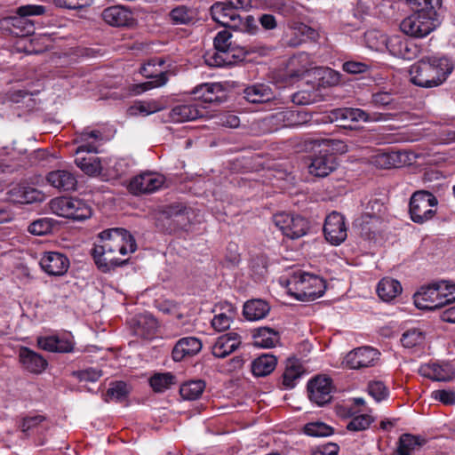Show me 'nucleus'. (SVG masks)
Segmentation results:
<instances>
[{
  "instance_id": "3",
  "label": "nucleus",
  "mask_w": 455,
  "mask_h": 455,
  "mask_svg": "<svg viewBox=\"0 0 455 455\" xmlns=\"http://www.w3.org/2000/svg\"><path fill=\"white\" fill-rule=\"evenodd\" d=\"M415 306L422 310H435L455 301V284L446 281L422 286L413 295Z\"/></svg>"
},
{
  "instance_id": "36",
  "label": "nucleus",
  "mask_w": 455,
  "mask_h": 455,
  "mask_svg": "<svg viewBox=\"0 0 455 455\" xmlns=\"http://www.w3.org/2000/svg\"><path fill=\"white\" fill-rule=\"evenodd\" d=\"M402 290V285L397 280L386 277L379 281L377 293L382 300L390 301L396 298Z\"/></svg>"
},
{
  "instance_id": "37",
  "label": "nucleus",
  "mask_w": 455,
  "mask_h": 455,
  "mask_svg": "<svg viewBox=\"0 0 455 455\" xmlns=\"http://www.w3.org/2000/svg\"><path fill=\"white\" fill-rule=\"evenodd\" d=\"M276 357L270 354H264L251 363V371L256 377H264L270 374L276 366Z\"/></svg>"
},
{
  "instance_id": "1",
  "label": "nucleus",
  "mask_w": 455,
  "mask_h": 455,
  "mask_svg": "<svg viewBox=\"0 0 455 455\" xmlns=\"http://www.w3.org/2000/svg\"><path fill=\"white\" fill-rule=\"evenodd\" d=\"M452 67L446 58L422 59L410 70L411 82L419 87L432 88L442 84L451 72Z\"/></svg>"
},
{
  "instance_id": "64",
  "label": "nucleus",
  "mask_w": 455,
  "mask_h": 455,
  "mask_svg": "<svg viewBox=\"0 0 455 455\" xmlns=\"http://www.w3.org/2000/svg\"><path fill=\"white\" fill-rule=\"evenodd\" d=\"M233 29H240L241 31L254 35L259 30V28L255 19L251 15H248L245 17L244 20L242 19V24L239 27H235Z\"/></svg>"
},
{
  "instance_id": "62",
  "label": "nucleus",
  "mask_w": 455,
  "mask_h": 455,
  "mask_svg": "<svg viewBox=\"0 0 455 455\" xmlns=\"http://www.w3.org/2000/svg\"><path fill=\"white\" fill-rule=\"evenodd\" d=\"M80 381H96L101 376V371L90 368L83 371H78L74 373Z\"/></svg>"
},
{
  "instance_id": "2",
  "label": "nucleus",
  "mask_w": 455,
  "mask_h": 455,
  "mask_svg": "<svg viewBox=\"0 0 455 455\" xmlns=\"http://www.w3.org/2000/svg\"><path fill=\"white\" fill-rule=\"evenodd\" d=\"M365 40L371 49H387L391 55L403 60H412L419 52L415 44L400 35L387 36L379 31L372 30L365 33Z\"/></svg>"
},
{
  "instance_id": "27",
  "label": "nucleus",
  "mask_w": 455,
  "mask_h": 455,
  "mask_svg": "<svg viewBox=\"0 0 455 455\" xmlns=\"http://www.w3.org/2000/svg\"><path fill=\"white\" fill-rule=\"evenodd\" d=\"M156 65L155 60H151L148 63L143 65L140 68V74L146 78H150V81L140 84L137 85L138 93L151 90L153 88H158L164 86L168 82V72L161 71L156 75H154L149 68Z\"/></svg>"
},
{
  "instance_id": "17",
  "label": "nucleus",
  "mask_w": 455,
  "mask_h": 455,
  "mask_svg": "<svg viewBox=\"0 0 455 455\" xmlns=\"http://www.w3.org/2000/svg\"><path fill=\"white\" fill-rule=\"evenodd\" d=\"M338 167L337 156L329 150H320L311 156L308 172L317 178H324Z\"/></svg>"
},
{
  "instance_id": "9",
  "label": "nucleus",
  "mask_w": 455,
  "mask_h": 455,
  "mask_svg": "<svg viewBox=\"0 0 455 455\" xmlns=\"http://www.w3.org/2000/svg\"><path fill=\"white\" fill-rule=\"evenodd\" d=\"M273 220L282 233L291 239L300 238L309 230V221L300 215L280 212L274 215Z\"/></svg>"
},
{
  "instance_id": "20",
  "label": "nucleus",
  "mask_w": 455,
  "mask_h": 455,
  "mask_svg": "<svg viewBox=\"0 0 455 455\" xmlns=\"http://www.w3.org/2000/svg\"><path fill=\"white\" fill-rule=\"evenodd\" d=\"M40 266L50 275H62L69 267V260L60 252L47 251L41 258Z\"/></svg>"
},
{
  "instance_id": "10",
  "label": "nucleus",
  "mask_w": 455,
  "mask_h": 455,
  "mask_svg": "<svg viewBox=\"0 0 455 455\" xmlns=\"http://www.w3.org/2000/svg\"><path fill=\"white\" fill-rule=\"evenodd\" d=\"M434 14L414 11V13L401 22L400 28L402 32L412 37H424L435 28Z\"/></svg>"
},
{
  "instance_id": "32",
  "label": "nucleus",
  "mask_w": 455,
  "mask_h": 455,
  "mask_svg": "<svg viewBox=\"0 0 455 455\" xmlns=\"http://www.w3.org/2000/svg\"><path fill=\"white\" fill-rule=\"evenodd\" d=\"M309 70L308 56L307 53H299L291 57L287 63L285 76L291 81L298 80Z\"/></svg>"
},
{
  "instance_id": "13",
  "label": "nucleus",
  "mask_w": 455,
  "mask_h": 455,
  "mask_svg": "<svg viewBox=\"0 0 455 455\" xmlns=\"http://www.w3.org/2000/svg\"><path fill=\"white\" fill-rule=\"evenodd\" d=\"M379 355L380 353L371 347H360L348 352L343 363L353 370L373 367L379 360Z\"/></svg>"
},
{
  "instance_id": "38",
  "label": "nucleus",
  "mask_w": 455,
  "mask_h": 455,
  "mask_svg": "<svg viewBox=\"0 0 455 455\" xmlns=\"http://www.w3.org/2000/svg\"><path fill=\"white\" fill-rule=\"evenodd\" d=\"M424 439L411 434H403L399 438L398 447L392 455H412V451L424 444Z\"/></svg>"
},
{
  "instance_id": "55",
  "label": "nucleus",
  "mask_w": 455,
  "mask_h": 455,
  "mask_svg": "<svg viewBox=\"0 0 455 455\" xmlns=\"http://www.w3.org/2000/svg\"><path fill=\"white\" fill-rule=\"evenodd\" d=\"M18 189V192L21 193L20 198L19 201L20 203L30 204L36 201H40L42 198V194L36 188L30 187H19L18 188H14V190Z\"/></svg>"
},
{
  "instance_id": "57",
  "label": "nucleus",
  "mask_w": 455,
  "mask_h": 455,
  "mask_svg": "<svg viewBox=\"0 0 455 455\" xmlns=\"http://www.w3.org/2000/svg\"><path fill=\"white\" fill-rule=\"evenodd\" d=\"M156 110L157 108L155 102L142 101L130 107L128 111L130 115L140 114L142 116H148L149 114L155 113Z\"/></svg>"
},
{
  "instance_id": "63",
  "label": "nucleus",
  "mask_w": 455,
  "mask_h": 455,
  "mask_svg": "<svg viewBox=\"0 0 455 455\" xmlns=\"http://www.w3.org/2000/svg\"><path fill=\"white\" fill-rule=\"evenodd\" d=\"M434 398L445 405L455 404V392L451 390H436L434 392Z\"/></svg>"
},
{
  "instance_id": "39",
  "label": "nucleus",
  "mask_w": 455,
  "mask_h": 455,
  "mask_svg": "<svg viewBox=\"0 0 455 455\" xmlns=\"http://www.w3.org/2000/svg\"><path fill=\"white\" fill-rule=\"evenodd\" d=\"M100 137L101 133L98 131L83 132L77 138V141L81 142V145L76 148V154L96 153L99 146L97 140Z\"/></svg>"
},
{
  "instance_id": "33",
  "label": "nucleus",
  "mask_w": 455,
  "mask_h": 455,
  "mask_svg": "<svg viewBox=\"0 0 455 455\" xmlns=\"http://www.w3.org/2000/svg\"><path fill=\"white\" fill-rule=\"evenodd\" d=\"M270 311V306L263 299H251L244 303L243 315L248 321H258L265 318Z\"/></svg>"
},
{
  "instance_id": "47",
  "label": "nucleus",
  "mask_w": 455,
  "mask_h": 455,
  "mask_svg": "<svg viewBox=\"0 0 455 455\" xmlns=\"http://www.w3.org/2000/svg\"><path fill=\"white\" fill-rule=\"evenodd\" d=\"M425 340V333L419 329H410L406 331L401 338L402 345L404 347L411 348L421 345Z\"/></svg>"
},
{
  "instance_id": "41",
  "label": "nucleus",
  "mask_w": 455,
  "mask_h": 455,
  "mask_svg": "<svg viewBox=\"0 0 455 455\" xmlns=\"http://www.w3.org/2000/svg\"><path fill=\"white\" fill-rule=\"evenodd\" d=\"M303 373L301 364L296 359H288L285 371L283 374V385L286 388H293L296 380Z\"/></svg>"
},
{
  "instance_id": "52",
  "label": "nucleus",
  "mask_w": 455,
  "mask_h": 455,
  "mask_svg": "<svg viewBox=\"0 0 455 455\" xmlns=\"http://www.w3.org/2000/svg\"><path fill=\"white\" fill-rule=\"evenodd\" d=\"M373 422V418L369 414H361L352 418L347 423V429L349 431L358 432L367 429Z\"/></svg>"
},
{
  "instance_id": "14",
  "label": "nucleus",
  "mask_w": 455,
  "mask_h": 455,
  "mask_svg": "<svg viewBox=\"0 0 455 455\" xmlns=\"http://www.w3.org/2000/svg\"><path fill=\"white\" fill-rule=\"evenodd\" d=\"M325 239L334 245L344 242L347 236V228L345 217L337 212H332L326 218L323 225Z\"/></svg>"
},
{
  "instance_id": "60",
  "label": "nucleus",
  "mask_w": 455,
  "mask_h": 455,
  "mask_svg": "<svg viewBox=\"0 0 455 455\" xmlns=\"http://www.w3.org/2000/svg\"><path fill=\"white\" fill-rule=\"evenodd\" d=\"M55 335L39 336L36 339L37 347L51 353H57V348L54 347Z\"/></svg>"
},
{
  "instance_id": "7",
  "label": "nucleus",
  "mask_w": 455,
  "mask_h": 455,
  "mask_svg": "<svg viewBox=\"0 0 455 455\" xmlns=\"http://www.w3.org/2000/svg\"><path fill=\"white\" fill-rule=\"evenodd\" d=\"M44 12L45 7L43 5H22L17 9L16 16L8 17L5 21L12 27V34L17 36H27L32 35L35 31L34 22L28 17L43 15Z\"/></svg>"
},
{
  "instance_id": "19",
  "label": "nucleus",
  "mask_w": 455,
  "mask_h": 455,
  "mask_svg": "<svg viewBox=\"0 0 455 455\" xmlns=\"http://www.w3.org/2000/svg\"><path fill=\"white\" fill-rule=\"evenodd\" d=\"M383 115L380 114L379 117L378 118H371L370 115L365 112L363 109L360 108H336L332 110L330 115L328 116V118L330 122H337L339 123L338 125L339 126H347L346 122L351 121V122H358V121H363V122H369V121H379L382 120Z\"/></svg>"
},
{
  "instance_id": "16",
  "label": "nucleus",
  "mask_w": 455,
  "mask_h": 455,
  "mask_svg": "<svg viewBox=\"0 0 455 455\" xmlns=\"http://www.w3.org/2000/svg\"><path fill=\"white\" fill-rule=\"evenodd\" d=\"M164 180V177L161 174L144 172L132 179L128 190L135 196L151 194L161 188Z\"/></svg>"
},
{
  "instance_id": "31",
  "label": "nucleus",
  "mask_w": 455,
  "mask_h": 455,
  "mask_svg": "<svg viewBox=\"0 0 455 455\" xmlns=\"http://www.w3.org/2000/svg\"><path fill=\"white\" fill-rule=\"evenodd\" d=\"M168 16L171 23L176 26H191L197 21L196 10L184 4L177 5L172 8Z\"/></svg>"
},
{
  "instance_id": "54",
  "label": "nucleus",
  "mask_w": 455,
  "mask_h": 455,
  "mask_svg": "<svg viewBox=\"0 0 455 455\" xmlns=\"http://www.w3.org/2000/svg\"><path fill=\"white\" fill-rule=\"evenodd\" d=\"M133 22L132 12L124 5L116 4V28L128 27Z\"/></svg>"
},
{
  "instance_id": "51",
  "label": "nucleus",
  "mask_w": 455,
  "mask_h": 455,
  "mask_svg": "<svg viewBox=\"0 0 455 455\" xmlns=\"http://www.w3.org/2000/svg\"><path fill=\"white\" fill-rule=\"evenodd\" d=\"M52 220L42 218L33 221L28 228L29 233L35 235H44L52 231Z\"/></svg>"
},
{
  "instance_id": "35",
  "label": "nucleus",
  "mask_w": 455,
  "mask_h": 455,
  "mask_svg": "<svg viewBox=\"0 0 455 455\" xmlns=\"http://www.w3.org/2000/svg\"><path fill=\"white\" fill-rule=\"evenodd\" d=\"M243 95L247 101L254 104L266 103L274 99V93L270 87L262 84L245 88Z\"/></svg>"
},
{
  "instance_id": "11",
  "label": "nucleus",
  "mask_w": 455,
  "mask_h": 455,
  "mask_svg": "<svg viewBox=\"0 0 455 455\" xmlns=\"http://www.w3.org/2000/svg\"><path fill=\"white\" fill-rule=\"evenodd\" d=\"M273 48L267 46L266 44H253L249 47H239L232 44L228 50H227L226 54L222 58L221 56H217L216 59L212 61L213 67H226L232 66L237 62L243 61L245 56L251 52L258 53L261 56H266L272 52Z\"/></svg>"
},
{
  "instance_id": "34",
  "label": "nucleus",
  "mask_w": 455,
  "mask_h": 455,
  "mask_svg": "<svg viewBox=\"0 0 455 455\" xmlns=\"http://www.w3.org/2000/svg\"><path fill=\"white\" fill-rule=\"evenodd\" d=\"M254 346L263 348H271L280 340L279 332L269 327H259L253 331Z\"/></svg>"
},
{
  "instance_id": "21",
  "label": "nucleus",
  "mask_w": 455,
  "mask_h": 455,
  "mask_svg": "<svg viewBox=\"0 0 455 455\" xmlns=\"http://www.w3.org/2000/svg\"><path fill=\"white\" fill-rule=\"evenodd\" d=\"M419 372L435 381H450L455 377V367L450 363H433L420 366Z\"/></svg>"
},
{
  "instance_id": "29",
  "label": "nucleus",
  "mask_w": 455,
  "mask_h": 455,
  "mask_svg": "<svg viewBox=\"0 0 455 455\" xmlns=\"http://www.w3.org/2000/svg\"><path fill=\"white\" fill-rule=\"evenodd\" d=\"M231 38L232 34L228 30L224 29L217 33L213 41L215 51L212 52H207L204 57V61L208 66L213 67L212 61L216 59L217 56H221L222 58L224 57L227 50H228L233 44Z\"/></svg>"
},
{
  "instance_id": "40",
  "label": "nucleus",
  "mask_w": 455,
  "mask_h": 455,
  "mask_svg": "<svg viewBox=\"0 0 455 455\" xmlns=\"http://www.w3.org/2000/svg\"><path fill=\"white\" fill-rule=\"evenodd\" d=\"M116 238H118V251L121 255L133 253L137 250L135 238L126 229L116 228Z\"/></svg>"
},
{
  "instance_id": "23",
  "label": "nucleus",
  "mask_w": 455,
  "mask_h": 455,
  "mask_svg": "<svg viewBox=\"0 0 455 455\" xmlns=\"http://www.w3.org/2000/svg\"><path fill=\"white\" fill-rule=\"evenodd\" d=\"M241 343V336L235 331H230L216 339L212 347V353L217 358H225L235 351Z\"/></svg>"
},
{
  "instance_id": "25",
  "label": "nucleus",
  "mask_w": 455,
  "mask_h": 455,
  "mask_svg": "<svg viewBox=\"0 0 455 455\" xmlns=\"http://www.w3.org/2000/svg\"><path fill=\"white\" fill-rule=\"evenodd\" d=\"M201 340L196 337H185L180 339L175 344L172 355L175 362H180L187 356H193L202 349Z\"/></svg>"
},
{
  "instance_id": "58",
  "label": "nucleus",
  "mask_w": 455,
  "mask_h": 455,
  "mask_svg": "<svg viewBox=\"0 0 455 455\" xmlns=\"http://www.w3.org/2000/svg\"><path fill=\"white\" fill-rule=\"evenodd\" d=\"M54 347L57 353H70L74 350V342L70 338L55 335Z\"/></svg>"
},
{
  "instance_id": "50",
  "label": "nucleus",
  "mask_w": 455,
  "mask_h": 455,
  "mask_svg": "<svg viewBox=\"0 0 455 455\" xmlns=\"http://www.w3.org/2000/svg\"><path fill=\"white\" fill-rule=\"evenodd\" d=\"M304 432L310 436L321 437L331 435L333 433V429L325 423L316 421L306 424Z\"/></svg>"
},
{
  "instance_id": "53",
  "label": "nucleus",
  "mask_w": 455,
  "mask_h": 455,
  "mask_svg": "<svg viewBox=\"0 0 455 455\" xmlns=\"http://www.w3.org/2000/svg\"><path fill=\"white\" fill-rule=\"evenodd\" d=\"M413 11L435 13V9L441 6V0H407Z\"/></svg>"
},
{
  "instance_id": "43",
  "label": "nucleus",
  "mask_w": 455,
  "mask_h": 455,
  "mask_svg": "<svg viewBox=\"0 0 455 455\" xmlns=\"http://www.w3.org/2000/svg\"><path fill=\"white\" fill-rule=\"evenodd\" d=\"M176 382V377L171 372L156 373L149 379V384L155 392H164Z\"/></svg>"
},
{
  "instance_id": "26",
  "label": "nucleus",
  "mask_w": 455,
  "mask_h": 455,
  "mask_svg": "<svg viewBox=\"0 0 455 455\" xmlns=\"http://www.w3.org/2000/svg\"><path fill=\"white\" fill-rule=\"evenodd\" d=\"M20 362L31 373L39 374L48 365L46 359L28 347H22L19 352Z\"/></svg>"
},
{
  "instance_id": "56",
  "label": "nucleus",
  "mask_w": 455,
  "mask_h": 455,
  "mask_svg": "<svg viewBox=\"0 0 455 455\" xmlns=\"http://www.w3.org/2000/svg\"><path fill=\"white\" fill-rule=\"evenodd\" d=\"M93 0H53L55 6L63 9L79 10L90 6Z\"/></svg>"
},
{
  "instance_id": "18",
  "label": "nucleus",
  "mask_w": 455,
  "mask_h": 455,
  "mask_svg": "<svg viewBox=\"0 0 455 455\" xmlns=\"http://www.w3.org/2000/svg\"><path fill=\"white\" fill-rule=\"evenodd\" d=\"M210 12L212 20L223 27L234 28L242 24L241 15L224 1L214 3L210 8Z\"/></svg>"
},
{
  "instance_id": "5",
  "label": "nucleus",
  "mask_w": 455,
  "mask_h": 455,
  "mask_svg": "<svg viewBox=\"0 0 455 455\" xmlns=\"http://www.w3.org/2000/svg\"><path fill=\"white\" fill-rule=\"evenodd\" d=\"M50 208L58 216L84 220L91 217L92 210L83 200L77 197L60 196L50 202Z\"/></svg>"
},
{
  "instance_id": "12",
  "label": "nucleus",
  "mask_w": 455,
  "mask_h": 455,
  "mask_svg": "<svg viewBox=\"0 0 455 455\" xmlns=\"http://www.w3.org/2000/svg\"><path fill=\"white\" fill-rule=\"evenodd\" d=\"M132 333L139 338L151 339L156 336L159 329L157 319L149 313H141L126 320Z\"/></svg>"
},
{
  "instance_id": "4",
  "label": "nucleus",
  "mask_w": 455,
  "mask_h": 455,
  "mask_svg": "<svg viewBox=\"0 0 455 455\" xmlns=\"http://www.w3.org/2000/svg\"><path fill=\"white\" fill-rule=\"evenodd\" d=\"M295 291L290 293L299 300L311 301L322 297L326 290V282L322 277L303 271L294 272L290 280Z\"/></svg>"
},
{
  "instance_id": "28",
  "label": "nucleus",
  "mask_w": 455,
  "mask_h": 455,
  "mask_svg": "<svg viewBox=\"0 0 455 455\" xmlns=\"http://www.w3.org/2000/svg\"><path fill=\"white\" fill-rule=\"evenodd\" d=\"M192 93L206 103L220 104L225 99V90L219 83L202 84L196 86Z\"/></svg>"
},
{
  "instance_id": "24",
  "label": "nucleus",
  "mask_w": 455,
  "mask_h": 455,
  "mask_svg": "<svg viewBox=\"0 0 455 455\" xmlns=\"http://www.w3.org/2000/svg\"><path fill=\"white\" fill-rule=\"evenodd\" d=\"M270 119L283 127H293L307 124L310 116L298 109L284 108L270 116Z\"/></svg>"
},
{
  "instance_id": "15",
  "label": "nucleus",
  "mask_w": 455,
  "mask_h": 455,
  "mask_svg": "<svg viewBox=\"0 0 455 455\" xmlns=\"http://www.w3.org/2000/svg\"><path fill=\"white\" fill-rule=\"evenodd\" d=\"M332 380L329 377L316 376L307 383L308 397L311 402L323 406L331 401Z\"/></svg>"
},
{
  "instance_id": "44",
  "label": "nucleus",
  "mask_w": 455,
  "mask_h": 455,
  "mask_svg": "<svg viewBox=\"0 0 455 455\" xmlns=\"http://www.w3.org/2000/svg\"><path fill=\"white\" fill-rule=\"evenodd\" d=\"M235 309L231 305L228 306L227 312L220 313L214 315L211 324L212 328L220 332L229 329L233 319L235 318Z\"/></svg>"
},
{
  "instance_id": "59",
  "label": "nucleus",
  "mask_w": 455,
  "mask_h": 455,
  "mask_svg": "<svg viewBox=\"0 0 455 455\" xmlns=\"http://www.w3.org/2000/svg\"><path fill=\"white\" fill-rule=\"evenodd\" d=\"M133 164V159L130 156H119L116 162V179L124 174Z\"/></svg>"
},
{
  "instance_id": "61",
  "label": "nucleus",
  "mask_w": 455,
  "mask_h": 455,
  "mask_svg": "<svg viewBox=\"0 0 455 455\" xmlns=\"http://www.w3.org/2000/svg\"><path fill=\"white\" fill-rule=\"evenodd\" d=\"M339 447L337 443H328L317 446L311 452V455H338Z\"/></svg>"
},
{
  "instance_id": "8",
  "label": "nucleus",
  "mask_w": 455,
  "mask_h": 455,
  "mask_svg": "<svg viewBox=\"0 0 455 455\" xmlns=\"http://www.w3.org/2000/svg\"><path fill=\"white\" fill-rule=\"evenodd\" d=\"M113 230L108 228L100 232L92 250L94 262L102 272H108L114 267V251L111 243Z\"/></svg>"
},
{
  "instance_id": "46",
  "label": "nucleus",
  "mask_w": 455,
  "mask_h": 455,
  "mask_svg": "<svg viewBox=\"0 0 455 455\" xmlns=\"http://www.w3.org/2000/svg\"><path fill=\"white\" fill-rule=\"evenodd\" d=\"M75 163L85 174L95 175L101 170L100 163L94 156L80 157L75 159Z\"/></svg>"
},
{
  "instance_id": "22",
  "label": "nucleus",
  "mask_w": 455,
  "mask_h": 455,
  "mask_svg": "<svg viewBox=\"0 0 455 455\" xmlns=\"http://www.w3.org/2000/svg\"><path fill=\"white\" fill-rule=\"evenodd\" d=\"M46 182L60 192H69L76 189L77 180L68 170H55L47 173Z\"/></svg>"
},
{
  "instance_id": "30",
  "label": "nucleus",
  "mask_w": 455,
  "mask_h": 455,
  "mask_svg": "<svg viewBox=\"0 0 455 455\" xmlns=\"http://www.w3.org/2000/svg\"><path fill=\"white\" fill-rule=\"evenodd\" d=\"M204 116V110L196 104H182L173 107L169 117L173 123H183L196 120Z\"/></svg>"
},
{
  "instance_id": "49",
  "label": "nucleus",
  "mask_w": 455,
  "mask_h": 455,
  "mask_svg": "<svg viewBox=\"0 0 455 455\" xmlns=\"http://www.w3.org/2000/svg\"><path fill=\"white\" fill-rule=\"evenodd\" d=\"M367 392L377 403L387 399L389 395L388 388L380 380L370 381L367 386Z\"/></svg>"
},
{
  "instance_id": "48",
  "label": "nucleus",
  "mask_w": 455,
  "mask_h": 455,
  "mask_svg": "<svg viewBox=\"0 0 455 455\" xmlns=\"http://www.w3.org/2000/svg\"><path fill=\"white\" fill-rule=\"evenodd\" d=\"M47 427V419L44 415L41 414H34L25 417L20 426L23 432H29L39 428L44 429Z\"/></svg>"
},
{
  "instance_id": "6",
  "label": "nucleus",
  "mask_w": 455,
  "mask_h": 455,
  "mask_svg": "<svg viewBox=\"0 0 455 455\" xmlns=\"http://www.w3.org/2000/svg\"><path fill=\"white\" fill-rule=\"evenodd\" d=\"M437 198L427 190H418L412 194L409 204V212L413 222L422 224L431 220L436 211Z\"/></svg>"
},
{
  "instance_id": "42",
  "label": "nucleus",
  "mask_w": 455,
  "mask_h": 455,
  "mask_svg": "<svg viewBox=\"0 0 455 455\" xmlns=\"http://www.w3.org/2000/svg\"><path fill=\"white\" fill-rule=\"evenodd\" d=\"M205 388L203 380H192L181 385L180 394L185 400H196L201 396Z\"/></svg>"
},
{
  "instance_id": "45",
  "label": "nucleus",
  "mask_w": 455,
  "mask_h": 455,
  "mask_svg": "<svg viewBox=\"0 0 455 455\" xmlns=\"http://www.w3.org/2000/svg\"><path fill=\"white\" fill-rule=\"evenodd\" d=\"M387 212L386 202L380 198H371L366 204L363 218L380 219Z\"/></svg>"
}]
</instances>
